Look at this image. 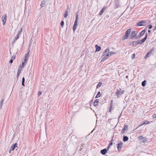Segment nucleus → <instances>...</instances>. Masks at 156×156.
<instances>
[{
    "instance_id": "4468645a",
    "label": "nucleus",
    "mask_w": 156,
    "mask_h": 156,
    "mask_svg": "<svg viewBox=\"0 0 156 156\" xmlns=\"http://www.w3.org/2000/svg\"><path fill=\"white\" fill-rule=\"evenodd\" d=\"M145 34L146 35L145 37L144 38L142 39V40L141 41L142 43H143L146 41L148 35L147 33H146Z\"/></svg>"
},
{
    "instance_id": "6ab92c4d",
    "label": "nucleus",
    "mask_w": 156,
    "mask_h": 156,
    "mask_svg": "<svg viewBox=\"0 0 156 156\" xmlns=\"http://www.w3.org/2000/svg\"><path fill=\"white\" fill-rule=\"evenodd\" d=\"M105 9H106L105 7H103L102 9L100 11V12H99V15H101L103 14V12L105 11Z\"/></svg>"
},
{
    "instance_id": "f257e3e1",
    "label": "nucleus",
    "mask_w": 156,
    "mask_h": 156,
    "mask_svg": "<svg viewBox=\"0 0 156 156\" xmlns=\"http://www.w3.org/2000/svg\"><path fill=\"white\" fill-rule=\"evenodd\" d=\"M78 19V12H76V20L74 24L73 29L74 32L76 30L77 25V22Z\"/></svg>"
},
{
    "instance_id": "20e7f679",
    "label": "nucleus",
    "mask_w": 156,
    "mask_h": 156,
    "mask_svg": "<svg viewBox=\"0 0 156 156\" xmlns=\"http://www.w3.org/2000/svg\"><path fill=\"white\" fill-rule=\"evenodd\" d=\"M146 24V22L145 21H142L137 23V26H145Z\"/></svg>"
},
{
    "instance_id": "bb28decb",
    "label": "nucleus",
    "mask_w": 156,
    "mask_h": 156,
    "mask_svg": "<svg viewBox=\"0 0 156 156\" xmlns=\"http://www.w3.org/2000/svg\"><path fill=\"white\" fill-rule=\"evenodd\" d=\"M146 81L144 80L142 83V85L143 87H144L146 84Z\"/></svg>"
},
{
    "instance_id": "6e6d98bb",
    "label": "nucleus",
    "mask_w": 156,
    "mask_h": 156,
    "mask_svg": "<svg viewBox=\"0 0 156 156\" xmlns=\"http://www.w3.org/2000/svg\"><path fill=\"white\" fill-rule=\"evenodd\" d=\"M109 111L110 112H111V109H110Z\"/></svg>"
},
{
    "instance_id": "a18cd8bd",
    "label": "nucleus",
    "mask_w": 156,
    "mask_h": 156,
    "mask_svg": "<svg viewBox=\"0 0 156 156\" xmlns=\"http://www.w3.org/2000/svg\"><path fill=\"white\" fill-rule=\"evenodd\" d=\"M124 93V90H123L122 91H121V96L122 95V94Z\"/></svg>"
},
{
    "instance_id": "79ce46f5",
    "label": "nucleus",
    "mask_w": 156,
    "mask_h": 156,
    "mask_svg": "<svg viewBox=\"0 0 156 156\" xmlns=\"http://www.w3.org/2000/svg\"><path fill=\"white\" fill-rule=\"evenodd\" d=\"M152 25H148V28L149 29H151L152 28Z\"/></svg>"
},
{
    "instance_id": "58836bf2",
    "label": "nucleus",
    "mask_w": 156,
    "mask_h": 156,
    "mask_svg": "<svg viewBox=\"0 0 156 156\" xmlns=\"http://www.w3.org/2000/svg\"><path fill=\"white\" fill-rule=\"evenodd\" d=\"M135 54L134 53L133 54L132 56V59H134L135 57Z\"/></svg>"
},
{
    "instance_id": "0eeeda50",
    "label": "nucleus",
    "mask_w": 156,
    "mask_h": 156,
    "mask_svg": "<svg viewBox=\"0 0 156 156\" xmlns=\"http://www.w3.org/2000/svg\"><path fill=\"white\" fill-rule=\"evenodd\" d=\"M123 143L122 142H120L117 144V149L119 151H120L122 147Z\"/></svg>"
},
{
    "instance_id": "c9c22d12",
    "label": "nucleus",
    "mask_w": 156,
    "mask_h": 156,
    "mask_svg": "<svg viewBox=\"0 0 156 156\" xmlns=\"http://www.w3.org/2000/svg\"><path fill=\"white\" fill-rule=\"evenodd\" d=\"M154 50L153 49H151L150 50V51L148 53H149L150 54H151V53L154 51Z\"/></svg>"
},
{
    "instance_id": "c03bdc74",
    "label": "nucleus",
    "mask_w": 156,
    "mask_h": 156,
    "mask_svg": "<svg viewBox=\"0 0 156 156\" xmlns=\"http://www.w3.org/2000/svg\"><path fill=\"white\" fill-rule=\"evenodd\" d=\"M149 54H149V53H148L146 54V56H145L146 57V58H147V57H149Z\"/></svg>"
},
{
    "instance_id": "4be33fe9",
    "label": "nucleus",
    "mask_w": 156,
    "mask_h": 156,
    "mask_svg": "<svg viewBox=\"0 0 156 156\" xmlns=\"http://www.w3.org/2000/svg\"><path fill=\"white\" fill-rule=\"evenodd\" d=\"M45 4V1H43L41 2V5H40V6H41V8H42L43 6V5H44Z\"/></svg>"
},
{
    "instance_id": "b1692460",
    "label": "nucleus",
    "mask_w": 156,
    "mask_h": 156,
    "mask_svg": "<svg viewBox=\"0 0 156 156\" xmlns=\"http://www.w3.org/2000/svg\"><path fill=\"white\" fill-rule=\"evenodd\" d=\"M68 12L67 11H66L65 12L64 16L65 18H66L68 16Z\"/></svg>"
},
{
    "instance_id": "a878e982",
    "label": "nucleus",
    "mask_w": 156,
    "mask_h": 156,
    "mask_svg": "<svg viewBox=\"0 0 156 156\" xmlns=\"http://www.w3.org/2000/svg\"><path fill=\"white\" fill-rule=\"evenodd\" d=\"M128 138L127 136H124L123 137V140L124 141H126L128 140Z\"/></svg>"
},
{
    "instance_id": "423d86ee",
    "label": "nucleus",
    "mask_w": 156,
    "mask_h": 156,
    "mask_svg": "<svg viewBox=\"0 0 156 156\" xmlns=\"http://www.w3.org/2000/svg\"><path fill=\"white\" fill-rule=\"evenodd\" d=\"M17 143H16L14 144H12V146H11V147H10V150L9 152V153H11V151H13L14 150V148L16 147H17Z\"/></svg>"
},
{
    "instance_id": "6e6552de",
    "label": "nucleus",
    "mask_w": 156,
    "mask_h": 156,
    "mask_svg": "<svg viewBox=\"0 0 156 156\" xmlns=\"http://www.w3.org/2000/svg\"><path fill=\"white\" fill-rule=\"evenodd\" d=\"M137 34V32L136 31H133L131 34L130 38H132L135 37L136 35Z\"/></svg>"
},
{
    "instance_id": "aec40b11",
    "label": "nucleus",
    "mask_w": 156,
    "mask_h": 156,
    "mask_svg": "<svg viewBox=\"0 0 156 156\" xmlns=\"http://www.w3.org/2000/svg\"><path fill=\"white\" fill-rule=\"evenodd\" d=\"M113 140L112 139V140H111V143H110L109 144H108V148H107V149H108H108H109V148L111 146V145H112V144H112V142H113Z\"/></svg>"
},
{
    "instance_id": "49530a36",
    "label": "nucleus",
    "mask_w": 156,
    "mask_h": 156,
    "mask_svg": "<svg viewBox=\"0 0 156 156\" xmlns=\"http://www.w3.org/2000/svg\"><path fill=\"white\" fill-rule=\"evenodd\" d=\"M153 118H156V114H154L152 116Z\"/></svg>"
},
{
    "instance_id": "f704fd0d",
    "label": "nucleus",
    "mask_w": 156,
    "mask_h": 156,
    "mask_svg": "<svg viewBox=\"0 0 156 156\" xmlns=\"http://www.w3.org/2000/svg\"><path fill=\"white\" fill-rule=\"evenodd\" d=\"M20 72H21L20 71V70H18V72H17V76L18 77H19V75H20Z\"/></svg>"
},
{
    "instance_id": "7c9ffc66",
    "label": "nucleus",
    "mask_w": 156,
    "mask_h": 156,
    "mask_svg": "<svg viewBox=\"0 0 156 156\" xmlns=\"http://www.w3.org/2000/svg\"><path fill=\"white\" fill-rule=\"evenodd\" d=\"M25 62H23L20 65V66L21 67V68H23L24 67Z\"/></svg>"
},
{
    "instance_id": "5fc2aeb1",
    "label": "nucleus",
    "mask_w": 156,
    "mask_h": 156,
    "mask_svg": "<svg viewBox=\"0 0 156 156\" xmlns=\"http://www.w3.org/2000/svg\"><path fill=\"white\" fill-rule=\"evenodd\" d=\"M128 76H126V78H128Z\"/></svg>"
},
{
    "instance_id": "cd10ccee",
    "label": "nucleus",
    "mask_w": 156,
    "mask_h": 156,
    "mask_svg": "<svg viewBox=\"0 0 156 156\" xmlns=\"http://www.w3.org/2000/svg\"><path fill=\"white\" fill-rule=\"evenodd\" d=\"M101 96V94H100V92L99 91L98 93V94L96 96L95 98H98L99 97H100Z\"/></svg>"
},
{
    "instance_id": "de8ad7c7",
    "label": "nucleus",
    "mask_w": 156,
    "mask_h": 156,
    "mask_svg": "<svg viewBox=\"0 0 156 156\" xmlns=\"http://www.w3.org/2000/svg\"><path fill=\"white\" fill-rule=\"evenodd\" d=\"M15 57H16V56H15V55H13V56H12V59H15Z\"/></svg>"
},
{
    "instance_id": "1a4fd4ad",
    "label": "nucleus",
    "mask_w": 156,
    "mask_h": 156,
    "mask_svg": "<svg viewBox=\"0 0 156 156\" xmlns=\"http://www.w3.org/2000/svg\"><path fill=\"white\" fill-rule=\"evenodd\" d=\"M121 89L119 90L117 89L115 93V94L117 96L118 98H119L121 96Z\"/></svg>"
},
{
    "instance_id": "f3484780",
    "label": "nucleus",
    "mask_w": 156,
    "mask_h": 156,
    "mask_svg": "<svg viewBox=\"0 0 156 156\" xmlns=\"http://www.w3.org/2000/svg\"><path fill=\"white\" fill-rule=\"evenodd\" d=\"M107 151L106 149H105L101 151V153L103 155H105L107 153Z\"/></svg>"
},
{
    "instance_id": "39448f33",
    "label": "nucleus",
    "mask_w": 156,
    "mask_h": 156,
    "mask_svg": "<svg viewBox=\"0 0 156 156\" xmlns=\"http://www.w3.org/2000/svg\"><path fill=\"white\" fill-rule=\"evenodd\" d=\"M145 30H142L141 32L139 33V36H136V39H139L145 33Z\"/></svg>"
},
{
    "instance_id": "13d9d810",
    "label": "nucleus",
    "mask_w": 156,
    "mask_h": 156,
    "mask_svg": "<svg viewBox=\"0 0 156 156\" xmlns=\"http://www.w3.org/2000/svg\"><path fill=\"white\" fill-rule=\"evenodd\" d=\"M111 101V102H112V100Z\"/></svg>"
},
{
    "instance_id": "4c0bfd02",
    "label": "nucleus",
    "mask_w": 156,
    "mask_h": 156,
    "mask_svg": "<svg viewBox=\"0 0 156 156\" xmlns=\"http://www.w3.org/2000/svg\"><path fill=\"white\" fill-rule=\"evenodd\" d=\"M22 28H21V29H20V30H19L18 32L17 33H18V34H21V33L22 32Z\"/></svg>"
},
{
    "instance_id": "412c9836",
    "label": "nucleus",
    "mask_w": 156,
    "mask_h": 156,
    "mask_svg": "<svg viewBox=\"0 0 156 156\" xmlns=\"http://www.w3.org/2000/svg\"><path fill=\"white\" fill-rule=\"evenodd\" d=\"M24 82H25V78L24 77H23L22 79V85L23 86H25L24 84Z\"/></svg>"
},
{
    "instance_id": "8fccbe9b",
    "label": "nucleus",
    "mask_w": 156,
    "mask_h": 156,
    "mask_svg": "<svg viewBox=\"0 0 156 156\" xmlns=\"http://www.w3.org/2000/svg\"><path fill=\"white\" fill-rule=\"evenodd\" d=\"M22 68H21V67H20V66H19V69H18V70H20V71L21 72V70H22Z\"/></svg>"
},
{
    "instance_id": "f8f14e48",
    "label": "nucleus",
    "mask_w": 156,
    "mask_h": 156,
    "mask_svg": "<svg viewBox=\"0 0 156 156\" xmlns=\"http://www.w3.org/2000/svg\"><path fill=\"white\" fill-rule=\"evenodd\" d=\"M109 51L108 49H106L102 53V57L105 56L107 54V52Z\"/></svg>"
},
{
    "instance_id": "72a5a7b5",
    "label": "nucleus",
    "mask_w": 156,
    "mask_h": 156,
    "mask_svg": "<svg viewBox=\"0 0 156 156\" xmlns=\"http://www.w3.org/2000/svg\"><path fill=\"white\" fill-rule=\"evenodd\" d=\"M107 58L105 56L103 58L101 59V62H103L106 59H107Z\"/></svg>"
},
{
    "instance_id": "ddd939ff",
    "label": "nucleus",
    "mask_w": 156,
    "mask_h": 156,
    "mask_svg": "<svg viewBox=\"0 0 156 156\" xmlns=\"http://www.w3.org/2000/svg\"><path fill=\"white\" fill-rule=\"evenodd\" d=\"M96 48V51H100L101 50V47L100 46H98V45H96L95 46Z\"/></svg>"
},
{
    "instance_id": "393cba45",
    "label": "nucleus",
    "mask_w": 156,
    "mask_h": 156,
    "mask_svg": "<svg viewBox=\"0 0 156 156\" xmlns=\"http://www.w3.org/2000/svg\"><path fill=\"white\" fill-rule=\"evenodd\" d=\"M102 83L101 82H99L97 86V88H98L99 87H100L102 85Z\"/></svg>"
},
{
    "instance_id": "9d476101",
    "label": "nucleus",
    "mask_w": 156,
    "mask_h": 156,
    "mask_svg": "<svg viewBox=\"0 0 156 156\" xmlns=\"http://www.w3.org/2000/svg\"><path fill=\"white\" fill-rule=\"evenodd\" d=\"M20 35V34H18V33H17L15 37L13 40V41L12 42L13 44L15 43V42L16 41L18 40V39L19 38V36Z\"/></svg>"
},
{
    "instance_id": "f03ea898",
    "label": "nucleus",
    "mask_w": 156,
    "mask_h": 156,
    "mask_svg": "<svg viewBox=\"0 0 156 156\" xmlns=\"http://www.w3.org/2000/svg\"><path fill=\"white\" fill-rule=\"evenodd\" d=\"M139 139L141 142L144 143L147 140V139L141 136L138 137Z\"/></svg>"
},
{
    "instance_id": "3c124183",
    "label": "nucleus",
    "mask_w": 156,
    "mask_h": 156,
    "mask_svg": "<svg viewBox=\"0 0 156 156\" xmlns=\"http://www.w3.org/2000/svg\"><path fill=\"white\" fill-rule=\"evenodd\" d=\"M151 30H148V33H151Z\"/></svg>"
},
{
    "instance_id": "7ed1b4c3",
    "label": "nucleus",
    "mask_w": 156,
    "mask_h": 156,
    "mask_svg": "<svg viewBox=\"0 0 156 156\" xmlns=\"http://www.w3.org/2000/svg\"><path fill=\"white\" fill-rule=\"evenodd\" d=\"M7 15L6 14H4L2 17V21L3 25H4L5 24L6 21Z\"/></svg>"
},
{
    "instance_id": "09e8293b",
    "label": "nucleus",
    "mask_w": 156,
    "mask_h": 156,
    "mask_svg": "<svg viewBox=\"0 0 156 156\" xmlns=\"http://www.w3.org/2000/svg\"><path fill=\"white\" fill-rule=\"evenodd\" d=\"M110 52H111V55H112V54H116V53L115 52H112V51H109Z\"/></svg>"
},
{
    "instance_id": "bf43d9fd",
    "label": "nucleus",
    "mask_w": 156,
    "mask_h": 156,
    "mask_svg": "<svg viewBox=\"0 0 156 156\" xmlns=\"http://www.w3.org/2000/svg\"><path fill=\"white\" fill-rule=\"evenodd\" d=\"M116 125L115 126V127H116Z\"/></svg>"
},
{
    "instance_id": "a19ab883",
    "label": "nucleus",
    "mask_w": 156,
    "mask_h": 156,
    "mask_svg": "<svg viewBox=\"0 0 156 156\" xmlns=\"http://www.w3.org/2000/svg\"><path fill=\"white\" fill-rule=\"evenodd\" d=\"M27 57H26V55H25V59H24V62H26L27 61Z\"/></svg>"
},
{
    "instance_id": "864d4df0",
    "label": "nucleus",
    "mask_w": 156,
    "mask_h": 156,
    "mask_svg": "<svg viewBox=\"0 0 156 156\" xmlns=\"http://www.w3.org/2000/svg\"><path fill=\"white\" fill-rule=\"evenodd\" d=\"M28 53L27 54H25V55H26V57H27V55H28Z\"/></svg>"
},
{
    "instance_id": "dca6fc26",
    "label": "nucleus",
    "mask_w": 156,
    "mask_h": 156,
    "mask_svg": "<svg viewBox=\"0 0 156 156\" xmlns=\"http://www.w3.org/2000/svg\"><path fill=\"white\" fill-rule=\"evenodd\" d=\"M136 41H133L132 42L130 45H131L132 46H136L137 45Z\"/></svg>"
},
{
    "instance_id": "c85d7f7f",
    "label": "nucleus",
    "mask_w": 156,
    "mask_h": 156,
    "mask_svg": "<svg viewBox=\"0 0 156 156\" xmlns=\"http://www.w3.org/2000/svg\"><path fill=\"white\" fill-rule=\"evenodd\" d=\"M4 101V99H2V100L0 102V108H1L2 107V106L3 103Z\"/></svg>"
},
{
    "instance_id": "ea45409f",
    "label": "nucleus",
    "mask_w": 156,
    "mask_h": 156,
    "mask_svg": "<svg viewBox=\"0 0 156 156\" xmlns=\"http://www.w3.org/2000/svg\"><path fill=\"white\" fill-rule=\"evenodd\" d=\"M42 94V92L41 91H39L38 93V95L40 96V95Z\"/></svg>"
},
{
    "instance_id": "473e14b6",
    "label": "nucleus",
    "mask_w": 156,
    "mask_h": 156,
    "mask_svg": "<svg viewBox=\"0 0 156 156\" xmlns=\"http://www.w3.org/2000/svg\"><path fill=\"white\" fill-rule=\"evenodd\" d=\"M136 41L137 42L136 43H137V45L138 44H142L141 42V41L140 40H138Z\"/></svg>"
},
{
    "instance_id": "9b49d317",
    "label": "nucleus",
    "mask_w": 156,
    "mask_h": 156,
    "mask_svg": "<svg viewBox=\"0 0 156 156\" xmlns=\"http://www.w3.org/2000/svg\"><path fill=\"white\" fill-rule=\"evenodd\" d=\"M131 31V29H129L127 30L125 33V35H126V37H129V35L130 34Z\"/></svg>"
},
{
    "instance_id": "5701e85b",
    "label": "nucleus",
    "mask_w": 156,
    "mask_h": 156,
    "mask_svg": "<svg viewBox=\"0 0 156 156\" xmlns=\"http://www.w3.org/2000/svg\"><path fill=\"white\" fill-rule=\"evenodd\" d=\"M127 130V128H124L122 130V131H121V133H122V134H124V133L125 132V131H126Z\"/></svg>"
},
{
    "instance_id": "2f4dec72",
    "label": "nucleus",
    "mask_w": 156,
    "mask_h": 156,
    "mask_svg": "<svg viewBox=\"0 0 156 156\" xmlns=\"http://www.w3.org/2000/svg\"><path fill=\"white\" fill-rule=\"evenodd\" d=\"M61 25L62 27V28H63V27L64 26V21L63 20H62L61 21Z\"/></svg>"
},
{
    "instance_id": "c756f323",
    "label": "nucleus",
    "mask_w": 156,
    "mask_h": 156,
    "mask_svg": "<svg viewBox=\"0 0 156 156\" xmlns=\"http://www.w3.org/2000/svg\"><path fill=\"white\" fill-rule=\"evenodd\" d=\"M128 37H126V35L125 34V35L122 37V40H124L126 39H128Z\"/></svg>"
},
{
    "instance_id": "603ef678",
    "label": "nucleus",
    "mask_w": 156,
    "mask_h": 156,
    "mask_svg": "<svg viewBox=\"0 0 156 156\" xmlns=\"http://www.w3.org/2000/svg\"><path fill=\"white\" fill-rule=\"evenodd\" d=\"M155 30H156V25L155 27V28L153 29V31H154Z\"/></svg>"
},
{
    "instance_id": "4d7b16f0",
    "label": "nucleus",
    "mask_w": 156,
    "mask_h": 156,
    "mask_svg": "<svg viewBox=\"0 0 156 156\" xmlns=\"http://www.w3.org/2000/svg\"><path fill=\"white\" fill-rule=\"evenodd\" d=\"M124 127H126V126L125 125H124Z\"/></svg>"
},
{
    "instance_id": "a211bd4d",
    "label": "nucleus",
    "mask_w": 156,
    "mask_h": 156,
    "mask_svg": "<svg viewBox=\"0 0 156 156\" xmlns=\"http://www.w3.org/2000/svg\"><path fill=\"white\" fill-rule=\"evenodd\" d=\"M99 102V100L98 99H96L94 102V106H96L98 105Z\"/></svg>"
},
{
    "instance_id": "2eb2a0df",
    "label": "nucleus",
    "mask_w": 156,
    "mask_h": 156,
    "mask_svg": "<svg viewBox=\"0 0 156 156\" xmlns=\"http://www.w3.org/2000/svg\"><path fill=\"white\" fill-rule=\"evenodd\" d=\"M111 52H110L109 51L108 52H107V54L105 56L107 58L111 56Z\"/></svg>"
},
{
    "instance_id": "37998d69",
    "label": "nucleus",
    "mask_w": 156,
    "mask_h": 156,
    "mask_svg": "<svg viewBox=\"0 0 156 156\" xmlns=\"http://www.w3.org/2000/svg\"><path fill=\"white\" fill-rule=\"evenodd\" d=\"M13 59H11L9 61V62L10 63H12V62H13Z\"/></svg>"
},
{
    "instance_id": "e433bc0d",
    "label": "nucleus",
    "mask_w": 156,
    "mask_h": 156,
    "mask_svg": "<svg viewBox=\"0 0 156 156\" xmlns=\"http://www.w3.org/2000/svg\"><path fill=\"white\" fill-rule=\"evenodd\" d=\"M148 123V121H146L145 122H144L142 124H141V125H140V126H139V127H140V126L142 125L143 124H147Z\"/></svg>"
}]
</instances>
